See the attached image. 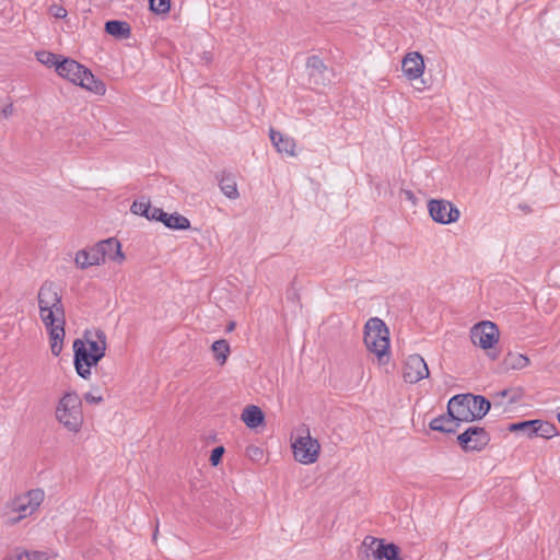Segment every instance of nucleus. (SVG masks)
<instances>
[{"mask_svg":"<svg viewBox=\"0 0 560 560\" xmlns=\"http://www.w3.org/2000/svg\"><path fill=\"white\" fill-rule=\"evenodd\" d=\"M40 319L48 330L51 353L58 357L65 339V308L58 285L44 282L37 294Z\"/></svg>","mask_w":560,"mask_h":560,"instance_id":"1","label":"nucleus"},{"mask_svg":"<svg viewBox=\"0 0 560 560\" xmlns=\"http://www.w3.org/2000/svg\"><path fill=\"white\" fill-rule=\"evenodd\" d=\"M107 342L102 330H89L73 342L74 366L82 378H89L91 368L105 355Z\"/></svg>","mask_w":560,"mask_h":560,"instance_id":"2","label":"nucleus"},{"mask_svg":"<svg viewBox=\"0 0 560 560\" xmlns=\"http://www.w3.org/2000/svg\"><path fill=\"white\" fill-rule=\"evenodd\" d=\"M113 260L121 265L126 256L121 250L120 243L114 238H107L97 244L77 252L74 257L75 266L82 270L93 266H100L106 261Z\"/></svg>","mask_w":560,"mask_h":560,"instance_id":"3","label":"nucleus"},{"mask_svg":"<svg viewBox=\"0 0 560 560\" xmlns=\"http://www.w3.org/2000/svg\"><path fill=\"white\" fill-rule=\"evenodd\" d=\"M55 419L70 433L77 434L82 430L83 404L77 392L68 390L59 398L55 408Z\"/></svg>","mask_w":560,"mask_h":560,"instance_id":"4","label":"nucleus"},{"mask_svg":"<svg viewBox=\"0 0 560 560\" xmlns=\"http://www.w3.org/2000/svg\"><path fill=\"white\" fill-rule=\"evenodd\" d=\"M490 401L482 396L462 394L448 400V413L460 424L481 419L490 409Z\"/></svg>","mask_w":560,"mask_h":560,"instance_id":"5","label":"nucleus"},{"mask_svg":"<svg viewBox=\"0 0 560 560\" xmlns=\"http://www.w3.org/2000/svg\"><path fill=\"white\" fill-rule=\"evenodd\" d=\"M364 345L376 357L378 365H385L389 362V330L382 319L373 317L365 323Z\"/></svg>","mask_w":560,"mask_h":560,"instance_id":"6","label":"nucleus"},{"mask_svg":"<svg viewBox=\"0 0 560 560\" xmlns=\"http://www.w3.org/2000/svg\"><path fill=\"white\" fill-rule=\"evenodd\" d=\"M293 458L302 465H312L318 460L320 444L311 435L306 425L299 427L291 438Z\"/></svg>","mask_w":560,"mask_h":560,"instance_id":"7","label":"nucleus"},{"mask_svg":"<svg viewBox=\"0 0 560 560\" xmlns=\"http://www.w3.org/2000/svg\"><path fill=\"white\" fill-rule=\"evenodd\" d=\"M44 491L40 489H33L16 497L9 506L5 514V522L13 525L31 516L39 508L44 501Z\"/></svg>","mask_w":560,"mask_h":560,"instance_id":"8","label":"nucleus"},{"mask_svg":"<svg viewBox=\"0 0 560 560\" xmlns=\"http://www.w3.org/2000/svg\"><path fill=\"white\" fill-rule=\"evenodd\" d=\"M470 340L474 346L486 351L489 359L497 360L499 353L494 347L500 340V331L498 326L490 320H482L475 324L470 328Z\"/></svg>","mask_w":560,"mask_h":560,"instance_id":"9","label":"nucleus"},{"mask_svg":"<svg viewBox=\"0 0 560 560\" xmlns=\"http://www.w3.org/2000/svg\"><path fill=\"white\" fill-rule=\"evenodd\" d=\"M361 560H402L399 548L395 544H386L384 539L366 536L359 549Z\"/></svg>","mask_w":560,"mask_h":560,"instance_id":"10","label":"nucleus"},{"mask_svg":"<svg viewBox=\"0 0 560 560\" xmlns=\"http://www.w3.org/2000/svg\"><path fill=\"white\" fill-rule=\"evenodd\" d=\"M428 211L434 222L443 225L455 223L460 218L458 208L445 199H431L428 202Z\"/></svg>","mask_w":560,"mask_h":560,"instance_id":"11","label":"nucleus"},{"mask_svg":"<svg viewBox=\"0 0 560 560\" xmlns=\"http://www.w3.org/2000/svg\"><path fill=\"white\" fill-rule=\"evenodd\" d=\"M457 441L464 451L474 452L485 448L490 441V436L483 428L472 425L460 433Z\"/></svg>","mask_w":560,"mask_h":560,"instance_id":"12","label":"nucleus"},{"mask_svg":"<svg viewBox=\"0 0 560 560\" xmlns=\"http://www.w3.org/2000/svg\"><path fill=\"white\" fill-rule=\"evenodd\" d=\"M430 372L427 362L420 354H410L406 358L402 366L404 381L409 384H417L429 377Z\"/></svg>","mask_w":560,"mask_h":560,"instance_id":"13","label":"nucleus"},{"mask_svg":"<svg viewBox=\"0 0 560 560\" xmlns=\"http://www.w3.org/2000/svg\"><path fill=\"white\" fill-rule=\"evenodd\" d=\"M425 63L423 57L418 51H411L405 55L401 60V70L404 75L410 80H417L424 73Z\"/></svg>","mask_w":560,"mask_h":560,"instance_id":"14","label":"nucleus"},{"mask_svg":"<svg viewBox=\"0 0 560 560\" xmlns=\"http://www.w3.org/2000/svg\"><path fill=\"white\" fill-rule=\"evenodd\" d=\"M306 68L308 71L310 80L315 85H326L329 79V70L324 65L323 60L317 56L307 58Z\"/></svg>","mask_w":560,"mask_h":560,"instance_id":"15","label":"nucleus"},{"mask_svg":"<svg viewBox=\"0 0 560 560\" xmlns=\"http://www.w3.org/2000/svg\"><path fill=\"white\" fill-rule=\"evenodd\" d=\"M270 140L276 148L277 152L281 154H287L289 156H295V148L296 143L295 140L292 137H289L287 135H283L279 131H276L275 129H270L269 131Z\"/></svg>","mask_w":560,"mask_h":560,"instance_id":"16","label":"nucleus"},{"mask_svg":"<svg viewBox=\"0 0 560 560\" xmlns=\"http://www.w3.org/2000/svg\"><path fill=\"white\" fill-rule=\"evenodd\" d=\"M83 68L84 66L73 59L62 58L61 62L57 66L56 72L59 77L77 84Z\"/></svg>","mask_w":560,"mask_h":560,"instance_id":"17","label":"nucleus"},{"mask_svg":"<svg viewBox=\"0 0 560 560\" xmlns=\"http://www.w3.org/2000/svg\"><path fill=\"white\" fill-rule=\"evenodd\" d=\"M77 85L96 94L104 95L106 93V85L102 80H98L94 77V74L88 69L83 68L81 71V75L77 82Z\"/></svg>","mask_w":560,"mask_h":560,"instance_id":"18","label":"nucleus"},{"mask_svg":"<svg viewBox=\"0 0 560 560\" xmlns=\"http://www.w3.org/2000/svg\"><path fill=\"white\" fill-rule=\"evenodd\" d=\"M241 419L249 429H256L264 423L265 416L259 407L250 405L244 408Z\"/></svg>","mask_w":560,"mask_h":560,"instance_id":"19","label":"nucleus"},{"mask_svg":"<svg viewBox=\"0 0 560 560\" xmlns=\"http://www.w3.org/2000/svg\"><path fill=\"white\" fill-rule=\"evenodd\" d=\"M459 423L448 412L431 420L430 429L433 431L452 433L457 430Z\"/></svg>","mask_w":560,"mask_h":560,"instance_id":"20","label":"nucleus"},{"mask_svg":"<svg viewBox=\"0 0 560 560\" xmlns=\"http://www.w3.org/2000/svg\"><path fill=\"white\" fill-rule=\"evenodd\" d=\"M105 31L115 38L125 39L131 34L130 25L125 21L113 20L105 23Z\"/></svg>","mask_w":560,"mask_h":560,"instance_id":"21","label":"nucleus"},{"mask_svg":"<svg viewBox=\"0 0 560 560\" xmlns=\"http://www.w3.org/2000/svg\"><path fill=\"white\" fill-rule=\"evenodd\" d=\"M529 365V359L518 352H509L503 359L505 370H523Z\"/></svg>","mask_w":560,"mask_h":560,"instance_id":"22","label":"nucleus"},{"mask_svg":"<svg viewBox=\"0 0 560 560\" xmlns=\"http://www.w3.org/2000/svg\"><path fill=\"white\" fill-rule=\"evenodd\" d=\"M162 222L172 230H187L190 226L189 220L179 213H166Z\"/></svg>","mask_w":560,"mask_h":560,"instance_id":"23","label":"nucleus"},{"mask_svg":"<svg viewBox=\"0 0 560 560\" xmlns=\"http://www.w3.org/2000/svg\"><path fill=\"white\" fill-rule=\"evenodd\" d=\"M534 436L544 439H551L558 434V429L555 424L548 421L535 420Z\"/></svg>","mask_w":560,"mask_h":560,"instance_id":"24","label":"nucleus"},{"mask_svg":"<svg viewBox=\"0 0 560 560\" xmlns=\"http://www.w3.org/2000/svg\"><path fill=\"white\" fill-rule=\"evenodd\" d=\"M220 189L229 199L235 200L238 198V189L237 184L234 177L226 175L223 176L220 180Z\"/></svg>","mask_w":560,"mask_h":560,"instance_id":"25","label":"nucleus"},{"mask_svg":"<svg viewBox=\"0 0 560 560\" xmlns=\"http://www.w3.org/2000/svg\"><path fill=\"white\" fill-rule=\"evenodd\" d=\"M211 350L219 364H224L230 353V346L226 340L220 339L212 343Z\"/></svg>","mask_w":560,"mask_h":560,"instance_id":"26","label":"nucleus"},{"mask_svg":"<svg viewBox=\"0 0 560 560\" xmlns=\"http://www.w3.org/2000/svg\"><path fill=\"white\" fill-rule=\"evenodd\" d=\"M36 59L44 66L49 68H55L57 71V66L61 62L62 57L59 55H55L50 51H38L36 52Z\"/></svg>","mask_w":560,"mask_h":560,"instance_id":"27","label":"nucleus"},{"mask_svg":"<svg viewBox=\"0 0 560 560\" xmlns=\"http://www.w3.org/2000/svg\"><path fill=\"white\" fill-rule=\"evenodd\" d=\"M535 420L512 423L509 428L511 432H523L528 438L534 436Z\"/></svg>","mask_w":560,"mask_h":560,"instance_id":"28","label":"nucleus"},{"mask_svg":"<svg viewBox=\"0 0 560 560\" xmlns=\"http://www.w3.org/2000/svg\"><path fill=\"white\" fill-rule=\"evenodd\" d=\"M150 206H151L150 201H148L145 199H140V200L133 201L130 210L133 214L142 215L145 218L148 215Z\"/></svg>","mask_w":560,"mask_h":560,"instance_id":"29","label":"nucleus"},{"mask_svg":"<svg viewBox=\"0 0 560 560\" xmlns=\"http://www.w3.org/2000/svg\"><path fill=\"white\" fill-rule=\"evenodd\" d=\"M170 8V0H150V9L158 14L167 13Z\"/></svg>","mask_w":560,"mask_h":560,"instance_id":"30","label":"nucleus"},{"mask_svg":"<svg viewBox=\"0 0 560 560\" xmlns=\"http://www.w3.org/2000/svg\"><path fill=\"white\" fill-rule=\"evenodd\" d=\"M16 560H49V557L40 551H24L16 556Z\"/></svg>","mask_w":560,"mask_h":560,"instance_id":"31","label":"nucleus"},{"mask_svg":"<svg viewBox=\"0 0 560 560\" xmlns=\"http://www.w3.org/2000/svg\"><path fill=\"white\" fill-rule=\"evenodd\" d=\"M246 456L254 462H260L264 458V451L256 445H249L246 448Z\"/></svg>","mask_w":560,"mask_h":560,"instance_id":"32","label":"nucleus"},{"mask_svg":"<svg viewBox=\"0 0 560 560\" xmlns=\"http://www.w3.org/2000/svg\"><path fill=\"white\" fill-rule=\"evenodd\" d=\"M163 217H165V212L162 209L150 206L148 215L145 218L149 220H156L162 222Z\"/></svg>","mask_w":560,"mask_h":560,"instance_id":"33","label":"nucleus"},{"mask_svg":"<svg viewBox=\"0 0 560 560\" xmlns=\"http://www.w3.org/2000/svg\"><path fill=\"white\" fill-rule=\"evenodd\" d=\"M223 454H224V447L223 446H218V447L213 448L212 452H211V455H210V463H211V465L212 466L219 465Z\"/></svg>","mask_w":560,"mask_h":560,"instance_id":"34","label":"nucleus"},{"mask_svg":"<svg viewBox=\"0 0 560 560\" xmlns=\"http://www.w3.org/2000/svg\"><path fill=\"white\" fill-rule=\"evenodd\" d=\"M50 13L56 19H65L67 16V10L61 5H51L50 7Z\"/></svg>","mask_w":560,"mask_h":560,"instance_id":"35","label":"nucleus"},{"mask_svg":"<svg viewBox=\"0 0 560 560\" xmlns=\"http://www.w3.org/2000/svg\"><path fill=\"white\" fill-rule=\"evenodd\" d=\"M84 400L89 404H100L103 401V397L100 394L90 392L84 395Z\"/></svg>","mask_w":560,"mask_h":560,"instance_id":"36","label":"nucleus"},{"mask_svg":"<svg viewBox=\"0 0 560 560\" xmlns=\"http://www.w3.org/2000/svg\"><path fill=\"white\" fill-rule=\"evenodd\" d=\"M235 326H236L235 322H230L226 327V330L232 331V330H234Z\"/></svg>","mask_w":560,"mask_h":560,"instance_id":"37","label":"nucleus"},{"mask_svg":"<svg viewBox=\"0 0 560 560\" xmlns=\"http://www.w3.org/2000/svg\"><path fill=\"white\" fill-rule=\"evenodd\" d=\"M158 532H159V522H156V525H155V529H154V534H153V539L155 540L156 537H158Z\"/></svg>","mask_w":560,"mask_h":560,"instance_id":"38","label":"nucleus"}]
</instances>
